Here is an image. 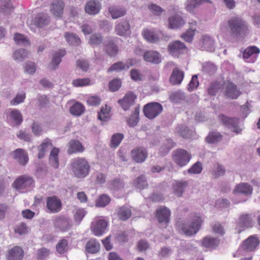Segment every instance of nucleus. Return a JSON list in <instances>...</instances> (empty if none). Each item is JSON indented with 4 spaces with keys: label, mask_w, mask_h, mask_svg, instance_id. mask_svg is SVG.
I'll list each match as a JSON object with an SVG mask.
<instances>
[{
    "label": "nucleus",
    "mask_w": 260,
    "mask_h": 260,
    "mask_svg": "<svg viewBox=\"0 0 260 260\" xmlns=\"http://www.w3.org/2000/svg\"><path fill=\"white\" fill-rule=\"evenodd\" d=\"M187 185L186 181H175L173 184V188L176 196L178 197L181 196Z\"/></svg>",
    "instance_id": "e433bc0d"
},
{
    "label": "nucleus",
    "mask_w": 260,
    "mask_h": 260,
    "mask_svg": "<svg viewBox=\"0 0 260 260\" xmlns=\"http://www.w3.org/2000/svg\"><path fill=\"white\" fill-rule=\"evenodd\" d=\"M100 248V245L96 239H91L86 244V250L88 252L95 253L98 252Z\"/></svg>",
    "instance_id": "ea45409f"
},
{
    "label": "nucleus",
    "mask_w": 260,
    "mask_h": 260,
    "mask_svg": "<svg viewBox=\"0 0 260 260\" xmlns=\"http://www.w3.org/2000/svg\"><path fill=\"white\" fill-rule=\"evenodd\" d=\"M222 136L218 132H211L206 138V141L209 143H215L220 141Z\"/></svg>",
    "instance_id": "6e6d98bb"
},
{
    "label": "nucleus",
    "mask_w": 260,
    "mask_h": 260,
    "mask_svg": "<svg viewBox=\"0 0 260 260\" xmlns=\"http://www.w3.org/2000/svg\"><path fill=\"white\" fill-rule=\"evenodd\" d=\"M68 243L65 239L60 240L56 246V249L58 253H63L68 249Z\"/></svg>",
    "instance_id": "13d9d810"
},
{
    "label": "nucleus",
    "mask_w": 260,
    "mask_h": 260,
    "mask_svg": "<svg viewBox=\"0 0 260 260\" xmlns=\"http://www.w3.org/2000/svg\"><path fill=\"white\" fill-rule=\"evenodd\" d=\"M189 28L187 31L181 35V38L186 42H190L195 35L197 29V22L195 21H192L189 22Z\"/></svg>",
    "instance_id": "bb28decb"
},
{
    "label": "nucleus",
    "mask_w": 260,
    "mask_h": 260,
    "mask_svg": "<svg viewBox=\"0 0 260 260\" xmlns=\"http://www.w3.org/2000/svg\"><path fill=\"white\" fill-rule=\"evenodd\" d=\"M26 99V92L23 90L19 91L15 96L10 101L12 106H16L23 103Z\"/></svg>",
    "instance_id": "79ce46f5"
},
{
    "label": "nucleus",
    "mask_w": 260,
    "mask_h": 260,
    "mask_svg": "<svg viewBox=\"0 0 260 260\" xmlns=\"http://www.w3.org/2000/svg\"><path fill=\"white\" fill-rule=\"evenodd\" d=\"M142 35L145 39L150 43H155L159 40L157 34L152 30L148 29H144L142 32Z\"/></svg>",
    "instance_id": "4c0bfd02"
},
{
    "label": "nucleus",
    "mask_w": 260,
    "mask_h": 260,
    "mask_svg": "<svg viewBox=\"0 0 260 260\" xmlns=\"http://www.w3.org/2000/svg\"><path fill=\"white\" fill-rule=\"evenodd\" d=\"M133 185L138 189H144L147 186V183L144 176L141 175L133 182Z\"/></svg>",
    "instance_id": "3c124183"
},
{
    "label": "nucleus",
    "mask_w": 260,
    "mask_h": 260,
    "mask_svg": "<svg viewBox=\"0 0 260 260\" xmlns=\"http://www.w3.org/2000/svg\"><path fill=\"white\" fill-rule=\"evenodd\" d=\"M14 232L19 235H23L28 232V228L26 223L21 222L17 224L14 228Z\"/></svg>",
    "instance_id": "4d7b16f0"
},
{
    "label": "nucleus",
    "mask_w": 260,
    "mask_h": 260,
    "mask_svg": "<svg viewBox=\"0 0 260 260\" xmlns=\"http://www.w3.org/2000/svg\"><path fill=\"white\" fill-rule=\"evenodd\" d=\"M225 94L228 98L235 99H237L240 94V92L234 83L230 82H226L225 84Z\"/></svg>",
    "instance_id": "393cba45"
},
{
    "label": "nucleus",
    "mask_w": 260,
    "mask_h": 260,
    "mask_svg": "<svg viewBox=\"0 0 260 260\" xmlns=\"http://www.w3.org/2000/svg\"><path fill=\"white\" fill-rule=\"evenodd\" d=\"M191 156L186 150L178 149L173 154V161L179 166L182 167L186 166L190 161Z\"/></svg>",
    "instance_id": "423d86ee"
},
{
    "label": "nucleus",
    "mask_w": 260,
    "mask_h": 260,
    "mask_svg": "<svg viewBox=\"0 0 260 260\" xmlns=\"http://www.w3.org/2000/svg\"><path fill=\"white\" fill-rule=\"evenodd\" d=\"M253 221L254 218L251 215H242L237 222L236 230L238 233H240L246 229L252 227Z\"/></svg>",
    "instance_id": "6e6552de"
},
{
    "label": "nucleus",
    "mask_w": 260,
    "mask_h": 260,
    "mask_svg": "<svg viewBox=\"0 0 260 260\" xmlns=\"http://www.w3.org/2000/svg\"><path fill=\"white\" fill-rule=\"evenodd\" d=\"M168 49L170 53L174 56H178L180 54L186 51L185 45L179 41H175L169 43Z\"/></svg>",
    "instance_id": "dca6fc26"
},
{
    "label": "nucleus",
    "mask_w": 260,
    "mask_h": 260,
    "mask_svg": "<svg viewBox=\"0 0 260 260\" xmlns=\"http://www.w3.org/2000/svg\"><path fill=\"white\" fill-rule=\"evenodd\" d=\"M203 221V220L199 214H191L183 222L178 224V231L185 236H193L200 230Z\"/></svg>",
    "instance_id": "f257e3e1"
},
{
    "label": "nucleus",
    "mask_w": 260,
    "mask_h": 260,
    "mask_svg": "<svg viewBox=\"0 0 260 260\" xmlns=\"http://www.w3.org/2000/svg\"><path fill=\"white\" fill-rule=\"evenodd\" d=\"M63 6L62 2L57 1L52 3L51 10L54 15L60 16L62 14Z\"/></svg>",
    "instance_id": "c03bdc74"
},
{
    "label": "nucleus",
    "mask_w": 260,
    "mask_h": 260,
    "mask_svg": "<svg viewBox=\"0 0 260 260\" xmlns=\"http://www.w3.org/2000/svg\"><path fill=\"white\" fill-rule=\"evenodd\" d=\"M59 149L53 147L50 152V167L56 169L59 167L58 154Z\"/></svg>",
    "instance_id": "c85d7f7f"
},
{
    "label": "nucleus",
    "mask_w": 260,
    "mask_h": 260,
    "mask_svg": "<svg viewBox=\"0 0 260 260\" xmlns=\"http://www.w3.org/2000/svg\"><path fill=\"white\" fill-rule=\"evenodd\" d=\"M111 199L106 194L100 196L96 200L95 206L98 207H104L109 204Z\"/></svg>",
    "instance_id": "603ef678"
},
{
    "label": "nucleus",
    "mask_w": 260,
    "mask_h": 260,
    "mask_svg": "<svg viewBox=\"0 0 260 260\" xmlns=\"http://www.w3.org/2000/svg\"><path fill=\"white\" fill-rule=\"evenodd\" d=\"M10 116L16 125H20L22 122V115L17 109L12 110L10 113Z\"/></svg>",
    "instance_id": "de8ad7c7"
},
{
    "label": "nucleus",
    "mask_w": 260,
    "mask_h": 260,
    "mask_svg": "<svg viewBox=\"0 0 260 260\" xmlns=\"http://www.w3.org/2000/svg\"><path fill=\"white\" fill-rule=\"evenodd\" d=\"M105 49L106 53L111 56H115L118 52L117 47L111 41L105 44Z\"/></svg>",
    "instance_id": "864d4df0"
},
{
    "label": "nucleus",
    "mask_w": 260,
    "mask_h": 260,
    "mask_svg": "<svg viewBox=\"0 0 260 260\" xmlns=\"http://www.w3.org/2000/svg\"><path fill=\"white\" fill-rule=\"evenodd\" d=\"M24 256V251L21 247L15 246L8 251L7 257L8 260H21Z\"/></svg>",
    "instance_id": "412c9836"
},
{
    "label": "nucleus",
    "mask_w": 260,
    "mask_h": 260,
    "mask_svg": "<svg viewBox=\"0 0 260 260\" xmlns=\"http://www.w3.org/2000/svg\"><path fill=\"white\" fill-rule=\"evenodd\" d=\"M178 133L183 137L189 138L191 135L192 131L184 125H181L177 128Z\"/></svg>",
    "instance_id": "e2e57ef3"
},
{
    "label": "nucleus",
    "mask_w": 260,
    "mask_h": 260,
    "mask_svg": "<svg viewBox=\"0 0 260 260\" xmlns=\"http://www.w3.org/2000/svg\"><path fill=\"white\" fill-rule=\"evenodd\" d=\"M145 61L155 64H158L161 61L160 54L155 51H148L143 54Z\"/></svg>",
    "instance_id": "a878e982"
},
{
    "label": "nucleus",
    "mask_w": 260,
    "mask_h": 260,
    "mask_svg": "<svg viewBox=\"0 0 260 260\" xmlns=\"http://www.w3.org/2000/svg\"><path fill=\"white\" fill-rule=\"evenodd\" d=\"M137 98V95L133 92H128L125 94L123 99L118 100V103L122 108L126 111L135 104Z\"/></svg>",
    "instance_id": "ddd939ff"
},
{
    "label": "nucleus",
    "mask_w": 260,
    "mask_h": 260,
    "mask_svg": "<svg viewBox=\"0 0 260 260\" xmlns=\"http://www.w3.org/2000/svg\"><path fill=\"white\" fill-rule=\"evenodd\" d=\"M260 52L258 48L255 46H249L246 48L243 52V58L246 62H254Z\"/></svg>",
    "instance_id": "4468645a"
},
{
    "label": "nucleus",
    "mask_w": 260,
    "mask_h": 260,
    "mask_svg": "<svg viewBox=\"0 0 260 260\" xmlns=\"http://www.w3.org/2000/svg\"><path fill=\"white\" fill-rule=\"evenodd\" d=\"M123 138V136L121 134H114L111 138V146L113 148L117 147Z\"/></svg>",
    "instance_id": "052dcab7"
},
{
    "label": "nucleus",
    "mask_w": 260,
    "mask_h": 260,
    "mask_svg": "<svg viewBox=\"0 0 260 260\" xmlns=\"http://www.w3.org/2000/svg\"><path fill=\"white\" fill-rule=\"evenodd\" d=\"M14 40L17 45L25 46L30 45V42L29 39L24 35L19 33H16L14 35Z\"/></svg>",
    "instance_id": "37998d69"
},
{
    "label": "nucleus",
    "mask_w": 260,
    "mask_h": 260,
    "mask_svg": "<svg viewBox=\"0 0 260 260\" xmlns=\"http://www.w3.org/2000/svg\"><path fill=\"white\" fill-rule=\"evenodd\" d=\"M70 167L73 175L78 178H85L89 174L90 166L84 158L73 159L70 162Z\"/></svg>",
    "instance_id": "f03ea898"
},
{
    "label": "nucleus",
    "mask_w": 260,
    "mask_h": 260,
    "mask_svg": "<svg viewBox=\"0 0 260 260\" xmlns=\"http://www.w3.org/2000/svg\"><path fill=\"white\" fill-rule=\"evenodd\" d=\"M220 121L229 128L231 131L239 134L241 129L238 126V119L237 118H232L222 115L220 117Z\"/></svg>",
    "instance_id": "2eb2a0df"
},
{
    "label": "nucleus",
    "mask_w": 260,
    "mask_h": 260,
    "mask_svg": "<svg viewBox=\"0 0 260 260\" xmlns=\"http://www.w3.org/2000/svg\"><path fill=\"white\" fill-rule=\"evenodd\" d=\"M136 63L135 60L129 59L126 62H118L113 64L108 70V72L113 71L119 72L124 70L128 69L130 67L133 66Z\"/></svg>",
    "instance_id": "aec40b11"
},
{
    "label": "nucleus",
    "mask_w": 260,
    "mask_h": 260,
    "mask_svg": "<svg viewBox=\"0 0 260 260\" xmlns=\"http://www.w3.org/2000/svg\"><path fill=\"white\" fill-rule=\"evenodd\" d=\"M111 108L107 105L102 106L98 113V119L102 121H107L111 117Z\"/></svg>",
    "instance_id": "c9c22d12"
},
{
    "label": "nucleus",
    "mask_w": 260,
    "mask_h": 260,
    "mask_svg": "<svg viewBox=\"0 0 260 260\" xmlns=\"http://www.w3.org/2000/svg\"><path fill=\"white\" fill-rule=\"evenodd\" d=\"M102 40L100 34H93L90 37L89 43L92 45H98L102 43Z\"/></svg>",
    "instance_id": "69168bd1"
},
{
    "label": "nucleus",
    "mask_w": 260,
    "mask_h": 260,
    "mask_svg": "<svg viewBox=\"0 0 260 260\" xmlns=\"http://www.w3.org/2000/svg\"><path fill=\"white\" fill-rule=\"evenodd\" d=\"M184 78V73L177 68H175L170 77V81L173 84H179Z\"/></svg>",
    "instance_id": "2f4dec72"
},
{
    "label": "nucleus",
    "mask_w": 260,
    "mask_h": 260,
    "mask_svg": "<svg viewBox=\"0 0 260 260\" xmlns=\"http://www.w3.org/2000/svg\"><path fill=\"white\" fill-rule=\"evenodd\" d=\"M108 225L107 221L104 219H98L93 221L91 225V230L95 236H100L105 232Z\"/></svg>",
    "instance_id": "1a4fd4ad"
},
{
    "label": "nucleus",
    "mask_w": 260,
    "mask_h": 260,
    "mask_svg": "<svg viewBox=\"0 0 260 260\" xmlns=\"http://www.w3.org/2000/svg\"><path fill=\"white\" fill-rule=\"evenodd\" d=\"M148 9L151 13L155 15H159L164 11L160 7L154 4L149 5L148 6Z\"/></svg>",
    "instance_id": "0e129e2a"
},
{
    "label": "nucleus",
    "mask_w": 260,
    "mask_h": 260,
    "mask_svg": "<svg viewBox=\"0 0 260 260\" xmlns=\"http://www.w3.org/2000/svg\"><path fill=\"white\" fill-rule=\"evenodd\" d=\"M66 54V51L64 49L53 52L52 54L51 60L50 62V70H55L57 69L61 61V58Z\"/></svg>",
    "instance_id": "f3484780"
},
{
    "label": "nucleus",
    "mask_w": 260,
    "mask_h": 260,
    "mask_svg": "<svg viewBox=\"0 0 260 260\" xmlns=\"http://www.w3.org/2000/svg\"><path fill=\"white\" fill-rule=\"evenodd\" d=\"M101 99L100 97L97 95L89 96L87 100V104L92 106H97L100 104Z\"/></svg>",
    "instance_id": "774afa93"
},
{
    "label": "nucleus",
    "mask_w": 260,
    "mask_h": 260,
    "mask_svg": "<svg viewBox=\"0 0 260 260\" xmlns=\"http://www.w3.org/2000/svg\"><path fill=\"white\" fill-rule=\"evenodd\" d=\"M28 52L24 49H19L16 50L13 54V58L17 61H22L28 57Z\"/></svg>",
    "instance_id": "a18cd8bd"
},
{
    "label": "nucleus",
    "mask_w": 260,
    "mask_h": 260,
    "mask_svg": "<svg viewBox=\"0 0 260 260\" xmlns=\"http://www.w3.org/2000/svg\"><path fill=\"white\" fill-rule=\"evenodd\" d=\"M200 46L203 50L212 52L215 48V40L209 36H203L200 42Z\"/></svg>",
    "instance_id": "6ab92c4d"
},
{
    "label": "nucleus",
    "mask_w": 260,
    "mask_h": 260,
    "mask_svg": "<svg viewBox=\"0 0 260 260\" xmlns=\"http://www.w3.org/2000/svg\"><path fill=\"white\" fill-rule=\"evenodd\" d=\"M131 210L127 207H122L117 211V215L119 219L122 220H125L131 216Z\"/></svg>",
    "instance_id": "49530a36"
},
{
    "label": "nucleus",
    "mask_w": 260,
    "mask_h": 260,
    "mask_svg": "<svg viewBox=\"0 0 260 260\" xmlns=\"http://www.w3.org/2000/svg\"><path fill=\"white\" fill-rule=\"evenodd\" d=\"M115 31L116 35L127 37L131 34V26L129 22L126 20H122L117 22L115 25Z\"/></svg>",
    "instance_id": "9d476101"
},
{
    "label": "nucleus",
    "mask_w": 260,
    "mask_h": 260,
    "mask_svg": "<svg viewBox=\"0 0 260 260\" xmlns=\"http://www.w3.org/2000/svg\"><path fill=\"white\" fill-rule=\"evenodd\" d=\"M169 27L172 29H176L182 26L185 21L183 18L179 15H175L171 17L168 19Z\"/></svg>",
    "instance_id": "c756f323"
},
{
    "label": "nucleus",
    "mask_w": 260,
    "mask_h": 260,
    "mask_svg": "<svg viewBox=\"0 0 260 260\" xmlns=\"http://www.w3.org/2000/svg\"><path fill=\"white\" fill-rule=\"evenodd\" d=\"M64 37L66 41L71 45H78L80 43V38L73 33L66 32Z\"/></svg>",
    "instance_id": "09e8293b"
},
{
    "label": "nucleus",
    "mask_w": 260,
    "mask_h": 260,
    "mask_svg": "<svg viewBox=\"0 0 260 260\" xmlns=\"http://www.w3.org/2000/svg\"><path fill=\"white\" fill-rule=\"evenodd\" d=\"M143 111L146 117L149 119H153L162 112V107L158 103H150L145 106Z\"/></svg>",
    "instance_id": "0eeeda50"
},
{
    "label": "nucleus",
    "mask_w": 260,
    "mask_h": 260,
    "mask_svg": "<svg viewBox=\"0 0 260 260\" xmlns=\"http://www.w3.org/2000/svg\"><path fill=\"white\" fill-rule=\"evenodd\" d=\"M35 186L33 178L28 175H21L16 178L12 184V187L20 193L26 192Z\"/></svg>",
    "instance_id": "7ed1b4c3"
},
{
    "label": "nucleus",
    "mask_w": 260,
    "mask_h": 260,
    "mask_svg": "<svg viewBox=\"0 0 260 260\" xmlns=\"http://www.w3.org/2000/svg\"><path fill=\"white\" fill-rule=\"evenodd\" d=\"M91 82L89 78L77 79L72 81V84L75 87H82L91 85Z\"/></svg>",
    "instance_id": "bf43d9fd"
},
{
    "label": "nucleus",
    "mask_w": 260,
    "mask_h": 260,
    "mask_svg": "<svg viewBox=\"0 0 260 260\" xmlns=\"http://www.w3.org/2000/svg\"><path fill=\"white\" fill-rule=\"evenodd\" d=\"M11 211L10 207L6 204H0V220H3Z\"/></svg>",
    "instance_id": "680f3d73"
},
{
    "label": "nucleus",
    "mask_w": 260,
    "mask_h": 260,
    "mask_svg": "<svg viewBox=\"0 0 260 260\" xmlns=\"http://www.w3.org/2000/svg\"><path fill=\"white\" fill-rule=\"evenodd\" d=\"M121 82L119 79H115L109 84V88L112 91H117L121 86Z\"/></svg>",
    "instance_id": "338daca9"
},
{
    "label": "nucleus",
    "mask_w": 260,
    "mask_h": 260,
    "mask_svg": "<svg viewBox=\"0 0 260 260\" xmlns=\"http://www.w3.org/2000/svg\"><path fill=\"white\" fill-rule=\"evenodd\" d=\"M62 204L59 199L55 196L50 197V212H58L61 210Z\"/></svg>",
    "instance_id": "f704fd0d"
},
{
    "label": "nucleus",
    "mask_w": 260,
    "mask_h": 260,
    "mask_svg": "<svg viewBox=\"0 0 260 260\" xmlns=\"http://www.w3.org/2000/svg\"><path fill=\"white\" fill-rule=\"evenodd\" d=\"M2 5L0 7V12L5 14H9L12 11L13 8L10 4V0H0Z\"/></svg>",
    "instance_id": "8fccbe9b"
},
{
    "label": "nucleus",
    "mask_w": 260,
    "mask_h": 260,
    "mask_svg": "<svg viewBox=\"0 0 260 260\" xmlns=\"http://www.w3.org/2000/svg\"><path fill=\"white\" fill-rule=\"evenodd\" d=\"M226 25L227 30L234 36L243 34L248 27L246 22L238 17L231 18L227 22Z\"/></svg>",
    "instance_id": "20e7f679"
},
{
    "label": "nucleus",
    "mask_w": 260,
    "mask_h": 260,
    "mask_svg": "<svg viewBox=\"0 0 260 260\" xmlns=\"http://www.w3.org/2000/svg\"><path fill=\"white\" fill-rule=\"evenodd\" d=\"M23 68L24 73L29 75L34 74L37 70L36 63L30 61L26 62Z\"/></svg>",
    "instance_id": "5fc2aeb1"
},
{
    "label": "nucleus",
    "mask_w": 260,
    "mask_h": 260,
    "mask_svg": "<svg viewBox=\"0 0 260 260\" xmlns=\"http://www.w3.org/2000/svg\"><path fill=\"white\" fill-rule=\"evenodd\" d=\"M85 108L83 105L77 102L73 104L70 108V113L76 116H80L85 111Z\"/></svg>",
    "instance_id": "58836bf2"
},
{
    "label": "nucleus",
    "mask_w": 260,
    "mask_h": 260,
    "mask_svg": "<svg viewBox=\"0 0 260 260\" xmlns=\"http://www.w3.org/2000/svg\"><path fill=\"white\" fill-rule=\"evenodd\" d=\"M170 214V210L165 207H161L157 209L156 217L160 226L164 228L167 226L169 221Z\"/></svg>",
    "instance_id": "9b49d317"
},
{
    "label": "nucleus",
    "mask_w": 260,
    "mask_h": 260,
    "mask_svg": "<svg viewBox=\"0 0 260 260\" xmlns=\"http://www.w3.org/2000/svg\"><path fill=\"white\" fill-rule=\"evenodd\" d=\"M48 17L47 13H39L34 19L27 21V25L32 31L36 32L37 27L43 28L48 24Z\"/></svg>",
    "instance_id": "39448f33"
},
{
    "label": "nucleus",
    "mask_w": 260,
    "mask_h": 260,
    "mask_svg": "<svg viewBox=\"0 0 260 260\" xmlns=\"http://www.w3.org/2000/svg\"><path fill=\"white\" fill-rule=\"evenodd\" d=\"M206 3H211V2L210 0H187L185 4V9L189 12H192L194 8Z\"/></svg>",
    "instance_id": "473e14b6"
},
{
    "label": "nucleus",
    "mask_w": 260,
    "mask_h": 260,
    "mask_svg": "<svg viewBox=\"0 0 260 260\" xmlns=\"http://www.w3.org/2000/svg\"><path fill=\"white\" fill-rule=\"evenodd\" d=\"M233 192L235 194H242L245 196H249L252 192V188L247 183H241L235 186Z\"/></svg>",
    "instance_id": "b1692460"
},
{
    "label": "nucleus",
    "mask_w": 260,
    "mask_h": 260,
    "mask_svg": "<svg viewBox=\"0 0 260 260\" xmlns=\"http://www.w3.org/2000/svg\"><path fill=\"white\" fill-rule=\"evenodd\" d=\"M84 148L79 141L72 140L68 144V152L69 154L83 152Z\"/></svg>",
    "instance_id": "cd10ccee"
},
{
    "label": "nucleus",
    "mask_w": 260,
    "mask_h": 260,
    "mask_svg": "<svg viewBox=\"0 0 260 260\" xmlns=\"http://www.w3.org/2000/svg\"><path fill=\"white\" fill-rule=\"evenodd\" d=\"M101 8V4L98 0H90L85 6V11L89 15H96L100 12Z\"/></svg>",
    "instance_id": "a211bd4d"
},
{
    "label": "nucleus",
    "mask_w": 260,
    "mask_h": 260,
    "mask_svg": "<svg viewBox=\"0 0 260 260\" xmlns=\"http://www.w3.org/2000/svg\"><path fill=\"white\" fill-rule=\"evenodd\" d=\"M13 158L22 166H25L28 161L26 152L22 149L18 148L13 152Z\"/></svg>",
    "instance_id": "4be33fe9"
},
{
    "label": "nucleus",
    "mask_w": 260,
    "mask_h": 260,
    "mask_svg": "<svg viewBox=\"0 0 260 260\" xmlns=\"http://www.w3.org/2000/svg\"><path fill=\"white\" fill-rule=\"evenodd\" d=\"M219 244V240L215 238L207 236L202 241V245L207 248H213Z\"/></svg>",
    "instance_id": "a19ab883"
},
{
    "label": "nucleus",
    "mask_w": 260,
    "mask_h": 260,
    "mask_svg": "<svg viewBox=\"0 0 260 260\" xmlns=\"http://www.w3.org/2000/svg\"><path fill=\"white\" fill-rule=\"evenodd\" d=\"M54 224L56 227L62 231L68 229L71 226L69 219L63 216L56 218L54 222Z\"/></svg>",
    "instance_id": "72a5a7b5"
},
{
    "label": "nucleus",
    "mask_w": 260,
    "mask_h": 260,
    "mask_svg": "<svg viewBox=\"0 0 260 260\" xmlns=\"http://www.w3.org/2000/svg\"><path fill=\"white\" fill-rule=\"evenodd\" d=\"M133 159L137 162H143L147 156V152L146 149L143 147H138L131 152Z\"/></svg>",
    "instance_id": "5701e85b"
},
{
    "label": "nucleus",
    "mask_w": 260,
    "mask_h": 260,
    "mask_svg": "<svg viewBox=\"0 0 260 260\" xmlns=\"http://www.w3.org/2000/svg\"><path fill=\"white\" fill-rule=\"evenodd\" d=\"M259 244V240L255 236H250L243 243L237 251V254H239L242 249L246 251L254 250Z\"/></svg>",
    "instance_id": "f8f14e48"
},
{
    "label": "nucleus",
    "mask_w": 260,
    "mask_h": 260,
    "mask_svg": "<svg viewBox=\"0 0 260 260\" xmlns=\"http://www.w3.org/2000/svg\"><path fill=\"white\" fill-rule=\"evenodd\" d=\"M108 10L111 17L114 19L122 17L126 13L125 10L124 8L116 6L109 7Z\"/></svg>",
    "instance_id": "7c9ffc66"
}]
</instances>
